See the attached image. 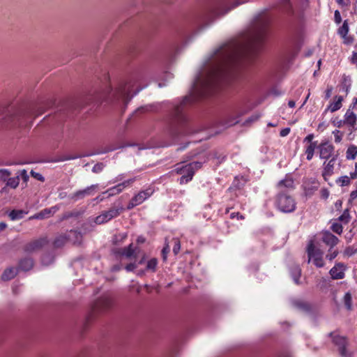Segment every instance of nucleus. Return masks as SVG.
Segmentation results:
<instances>
[{"instance_id": "nucleus-36", "label": "nucleus", "mask_w": 357, "mask_h": 357, "mask_svg": "<svg viewBox=\"0 0 357 357\" xmlns=\"http://www.w3.org/2000/svg\"><path fill=\"white\" fill-rule=\"evenodd\" d=\"M281 8L289 15H293L294 11L289 0H281Z\"/></svg>"}, {"instance_id": "nucleus-49", "label": "nucleus", "mask_w": 357, "mask_h": 357, "mask_svg": "<svg viewBox=\"0 0 357 357\" xmlns=\"http://www.w3.org/2000/svg\"><path fill=\"white\" fill-rule=\"evenodd\" d=\"M169 250H170V248H169V245L166 244L165 245V247L163 248V249L162 250V255L163 260H166L167 255L169 252Z\"/></svg>"}, {"instance_id": "nucleus-17", "label": "nucleus", "mask_w": 357, "mask_h": 357, "mask_svg": "<svg viewBox=\"0 0 357 357\" xmlns=\"http://www.w3.org/2000/svg\"><path fill=\"white\" fill-rule=\"evenodd\" d=\"M177 165H179V164H178ZM174 171L176 172V174L182 175L181 177L178 180L180 184L187 183L192 179V178L188 179V175H190V172L188 169V164L183 165L181 167L178 166L175 169Z\"/></svg>"}, {"instance_id": "nucleus-14", "label": "nucleus", "mask_w": 357, "mask_h": 357, "mask_svg": "<svg viewBox=\"0 0 357 357\" xmlns=\"http://www.w3.org/2000/svg\"><path fill=\"white\" fill-rule=\"evenodd\" d=\"M317 149L319 152V157L321 159H329L334 152V146L328 142H321Z\"/></svg>"}, {"instance_id": "nucleus-7", "label": "nucleus", "mask_w": 357, "mask_h": 357, "mask_svg": "<svg viewBox=\"0 0 357 357\" xmlns=\"http://www.w3.org/2000/svg\"><path fill=\"white\" fill-rule=\"evenodd\" d=\"M123 211L124 208L122 206H112L108 211H103L98 215L95 219V222L98 225L107 222L112 218L118 217Z\"/></svg>"}, {"instance_id": "nucleus-52", "label": "nucleus", "mask_w": 357, "mask_h": 357, "mask_svg": "<svg viewBox=\"0 0 357 357\" xmlns=\"http://www.w3.org/2000/svg\"><path fill=\"white\" fill-rule=\"evenodd\" d=\"M329 196V191L328 190V189L326 188H324V189H321V197L324 199H326Z\"/></svg>"}, {"instance_id": "nucleus-57", "label": "nucleus", "mask_w": 357, "mask_h": 357, "mask_svg": "<svg viewBox=\"0 0 357 357\" xmlns=\"http://www.w3.org/2000/svg\"><path fill=\"white\" fill-rule=\"evenodd\" d=\"M229 10H231V8H228L224 12H221L219 9L218 8H215L213 12L215 15H225V13H227Z\"/></svg>"}, {"instance_id": "nucleus-55", "label": "nucleus", "mask_w": 357, "mask_h": 357, "mask_svg": "<svg viewBox=\"0 0 357 357\" xmlns=\"http://www.w3.org/2000/svg\"><path fill=\"white\" fill-rule=\"evenodd\" d=\"M337 254H338L337 251H333V252L327 255L326 258L328 259H329L330 261H332L333 259H335L337 257Z\"/></svg>"}, {"instance_id": "nucleus-63", "label": "nucleus", "mask_w": 357, "mask_h": 357, "mask_svg": "<svg viewBox=\"0 0 357 357\" xmlns=\"http://www.w3.org/2000/svg\"><path fill=\"white\" fill-rule=\"evenodd\" d=\"M357 178V169H355L354 172L350 173V179H355Z\"/></svg>"}, {"instance_id": "nucleus-46", "label": "nucleus", "mask_w": 357, "mask_h": 357, "mask_svg": "<svg viewBox=\"0 0 357 357\" xmlns=\"http://www.w3.org/2000/svg\"><path fill=\"white\" fill-rule=\"evenodd\" d=\"M333 134L334 135L335 137V142L336 143H340L342 141V134L341 133V132L338 130H335L333 132Z\"/></svg>"}, {"instance_id": "nucleus-39", "label": "nucleus", "mask_w": 357, "mask_h": 357, "mask_svg": "<svg viewBox=\"0 0 357 357\" xmlns=\"http://www.w3.org/2000/svg\"><path fill=\"white\" fill-rule=\"evenodd\" d=\"M344 304L348 310H351L352 309V298L349 292H347L344 294Z\"/></svg>"}, {"instance_id": "nucleus-54", "label": "nucleus", "mask_w": 357, "mask_h": 357, "mask_svg": "<svg viewBox=\"0 0 357 357\" xmlns=\"http://www.w3.org/2000/svg\"><path fill=\"white\" fill-rule=\"evenodd\" d=\"M332 91H333V87L332 86H328L327 89L325 91V98L326 99H328L329 98H331V93H332Z\"/></svg>"}, {"instance_id": "nucleus-28", "label": "nucleus", "mask_w": 357, "mask_h": 357, "mask_svg": "<svg viewBox=\"0 0 357 357\" xmlns=\"http://www.w3.org/2000/svg\"><path fill=\"white\" fill-rule=\"evenodd\" d=\"M291 275L296 284H300V277L301 275V269L298 265L293 266L290 270Z\"/></svg>"}, {"instance_id": "nucleus-10", "label": "nucleus", "mask_w": 357, "mask_h": 357, "mask_svg": "<svg viewBox=\"0 0 357 357\" xmlns=\"http://www.w3.org/2000/svg\"><path fill=\"white\" fill-rule=\"evenodd\" d=\"M128 146H130V145L127 144V145H123V146H116L114 145H109V146L105 147L102 151H97L96 153H86V154H83V155H66V156L62 157L59 160L60 161L70 160H75V159L82 158V157L92 156L95 154L106 153L111 152V151H115L118 149L123 148V147Z\"/></svg>"}, {"instance_id": "nucleus-59", "label": "nucleus", "mask_w": 357, "mask_h": 357, "mask_svg": "<svg viewBox=\"0 0 357 357\" xmlns=\"http://www.w3.org/2000/svg\"><path fill=\"white\" fill-rule=\"evenodd\" d=\"M259 115L252 116L250 117L249 119H248L246 120L245 123H250V122L255 121H257L259 119Z\"/></svg>"}, {"instance_id": "nucleus-34", "label": "nucleus", "mask_w": 357, "mask_h": 357, "mask_svg": "<svg viewBox=\"0 0 357 357\" xmlns=\"http://www.w3.org/2000/svg\"><path fill=\"white\" fill-rule=\"evenodd\" d=\"M357 155V146L350 145L346 152V158L347 160H354Z\"/></svg>"}, {"instance_id": "nucleus-30", "label": "nucleus", "mask_w": 357, "mask_h": 357, "mask_svg": "<svg viewBox=\"0 0 357 357\" xmlns=\"http://www.w3.org/2000/svg\"><path fill=\"white\" fill-rule=\"evenodd\" d=\"M203 162L199 161H195L188 164V169L190 172L188 175V179L192 178L196 170L200 169L202 166Z\"/></svg>"}, {"instance_id": "nucleus-21", "label": "nucleus", "mask_w": 357, "mask_h": 357, "mask_svg": "<svg viewBox=\"0 0 357 357\" xmlns=\"http://www.w3.org/2000/svg\"><path fill=\"white\" fill-rule=\"evenodd\" d=\"M356 115L351 111L350 108H349L344 114V123L351 126L353 128V130H356Z\"/></svg>"}, {"instance_id": "nucleus-62", "label": "nucleus", "mask_w": 357, "mask_h": 357, "mask_svg": "<svg viewBox=\"0 0 357 357\" xmlns=\"http://www.w3.org/2000/svg\"><path fill=\"white\" fill-rule=\"evenodd\" d=\"M352 63H357V52H353L352 58H351Z\"/></svg>"}, {"instance_id": "nucleus-23", "label": "nucleus", "mask_w": 357, "mask_h": 357, "mask_svg": "<svg viewBox=\"0 0 357 357\" xmlns=\"http://www.w3.org/2000/svg\"><path fill=\"white\" fill-rule=\"evenodd\" d=\"M68 241L73 244H80L82 240V234L77 230H70L67 232Z\"/></svg>"}, {"instance_id": "nucleus-12", "label": "nucleus", "mask_w": 357, "mask_h": 357, "mask_svg": "<svg viewBox=\"0 0 357 357\" xmlns=\"http://www.w3.org/2000/svg\"><path fill=\"white\" fill-rule=\"evenodd\" d=\"M135 181V178L128 179L102 192V195H107V197H110L121 193L125 188L132 184Z\"/></svg>"}, {"instance_id": "nucleus-40", "label": "nucleus", "mask_w": 357, "mask_h": 357, "mask_svg": "<svg viewBox=\"0 0 357 357\" xmlns=\"http://www.w3.org/2000/svg\"><path fill=\"white\" fill-rule=\"evenodd\" d=\"M158 264V260L156 258H152L149 261H148L146 264V270H150L152 272H155L156 271V266Z\"/></svg>"}, {"instance_id": "nucleus-51", "label": "nucleus", "mask_w": 357, "mask_h": 357, "mask_svg": "<svg viewBox=\"0 0 357 357\" xmlns=\"http://www.w3.org/2000/svg\"><path fill=\"white\" fill-rule=\"evenodd\" d=\"M137 268V265L135 263H130L125 267L126 270L128 272L134 271Z\"/></svg>"}, {"instance_id": "nucleus-61", "label": "nucleus", "mask_w": 357, "mask_h": 357, "mask_svg": "<svg viewBox=\"0 0 357 357\" xmlns=\"http://www.w3.org/2000/svg\"><path fill=\"white\" fill-rule=\"evenodd\" d=\"M342 202L341 200H337L335 203V206L337 210H340L342 207Z\"/></svg>"}, {"instance_id": "nucleus-43", "label": "nucleus", "mask_w": 357, "mask_h": 357, "mask_svg": "<svg viewBox=\"0 0 357 357\" xmlns=\"http://www.w3.org/2000/svg\"><path fill=\"white\" fill-rule=\"evenodd\" d=\"M172 241L174 243L173 252L174 253V255H177L181 249L180 241L178 240V238H173Z\"/></svg>"}, {"instance_id": "nucleus-35", "label": "nucleus", "mask_w": 357, "mask_h": 357, "mask_svg": "<svg viewBox=\"0 0 357 357\" xmlns=\"http://www.w3.org/2000/svg\"><path fill=\"white\" fill-rule=\"evenodd\" d=\"M349 32V25L347 20H344L342 25L338 29V34L344 40H347V35Z\"/></svg>"}, {"instance_id": "nucleus-2", "label": "nucleus", "mask_w": 357, "mask_h": 357, "mask_svg": "<svg viewBox=\"0 0 357 357\" xmlns=\"http://www.w3.org/2000/svg\"><path fill=\"white\" fill-rule=\"evenodd\" d=\"M133 86L134 81L132 79L123 81L120 82L114 90L108 88L103 92H98L90 96L89 100L100 102L102 99H105L112 102L121 104L126 107L132 98L130 92Z\"/></svg>"}, {"instance_id": "nucleus-44", "label": "nucleus", "mask_w": 357, "mask_h": 357, "mask_svg": "<svg viewBox=\"0 0 357 357\" xmlns=\"http://www.w3.org/2000/svg\"><path fill=\"white\" fill-rule=\"evenodd\" d=\"M10 175V172L8 169H0V179L3 181H7L8 176Z\"/></svg>"}, {"instance_id": "nucleus-1", "label": "nucleus", "mask_w": 357, "mask_h": 357, "mask_svg": "<svg viewBox=\"0 0 357 357\" xmlns=\"http://www.w3.org/2000/svg\"><path fill=\"white\" fill-rule=\"evenodd\" d=\"M267 26L268 20L262 19L244 38L232 40L217 49L211 59L208 71L206 75H199L193 83L195 96L210 94L232 73L241 59L257 53L266 38Z\"/></svg>"}, {"instance_id": "nucleus-45", "label": "nucleus", "mask_w": 357, "mask_h": 357, "mask_svg": "<svg viewBox=\"0 0 357 357\" xmlns=\"http://www.w3.org/2000/svg\"><path fill=\"white\" fill-rule=\"evenodd\" d=\"M105 165L103 163L98 162L93 167L92 172L94 173H100V172L102 171Z\"/></svg>"}, {"instance_id": "nucleus-11", "label": "nucleus", "mask_w": 357, "mask_h": 357, "mask_svg": "<svg viewBox=\"0 0 357 357\" xmlns=\"http://www.w3.org/2000/svg\"><path fill=\"white\" fill-rule=\"evenodd\" d=\"M47 243L48 240L47 237L40 238L26 244L24 247V250L27 253H32L40 250Z\"/></svg>"}, {"instance_id": "nucleus-5", "label": "nucleus", "mask_w": 357, "mask_h": 357, "mask_svg": "<svg viewBox=\"0 0 357 357\" xmlns=\"http://www.w3.org/2000/svg\"><path fill=\"white\" fill-rule=\"evenodd\" d=\"M307 253L308 256L307 263L313 259V263L317 267L321 268L324 266L323 252L320 249L315 247L313 241H310L308 243Z\"/></svg>"}, {"instance_id": "nucleus-3", "label": "nucleus", "mask_w": 357, "mask_h": 357, "mask_svg": "<svg viewBox=\"0 0 357 357\" xmlns=\"http://www.w3.org/2000/svg\"><path fill=\"white\" fill-rule=\"evenodd\" d=\"M193 98L192 96H185L179 104L174 105L171 114L173 121L171 134L173 136L184 135L189 133L186 128V117L183 114V110L185 105L190 103Z\"/></svg>"}, {"instance_id": "nucleus-50", "label": "nucleus", "mask_w": 357, "mask_h": 357, "mask_svg": "<svg viewBox=\"0 0 357 357\" xmlns=\"http://www.w3.org/2000/svg\"><path fill=\"white\" fill-rule=\"evenodd\" d=\"M334 19H335V22L337 24H340L342 22V17L340 15V13L337 10L335 11Z\"/></svg>"}, {"instance_id": "nucleus-16", "label": "nucleus", "mask_w": 357, "mask_h": 357, "mask_svg": "<svg viewBox=\"0 0 357 357\" xmlns=\"http://www.w3.org/2000/svg\"><path fill=\"white\" fill-rule=\"evenodd\" d=\"M291 303L294 308L301 312L305 313H310L312 312L311 305L305 301L301 299H293L291 300Z\"/></svg>"}, {"instance_id": "nucleus-19", "label": "nucleus", "mask_w": 357, "mask_h": 357, "mask_svg": "<svg viewBox=\"0 0 357 357\" xmlns=\"http://www.w3.org/2000/svg\"><path fill=\"white\" fill-rule=\"evenodd\" d=\"M343 100L344 98L342 96H335L334 97V101L329 104V105L324 110V114H326L328 111L331 112H335L339 110L342 106Z\"/></svg>"}, {"instance_id": "nucleus-56", "label": "nucleus", "mask_w": 357, "mask_h": 357, "mask_svg": "<svg viewBox=\"0 0 357 357\" xmlns=\"http://www.w3.org/2000/svg\"><path fill=\"white\" fill-rule=\"evenodd\" d=\"M314 139V135L313 134H309L307 136L305 137V138L304 139V142H309L310 144L311 142H314L312 140Z\"/></svg>"}, {"instance_id": "nucleus-64", "label": "nucleus", "mask_w": 357, "mask_h": 357, "mask_svg": "<svg viewBox=\"0 0 357 357\" xmlns=\"http://www.w3.org/2000/svg\"><path fill=\"white\" fill-rule=\"evenodd\" d=\"M345 253L349 256L352 255L354 252V251L350 248H348L346 249L345 250Z\"/></svg>"}, {"instance_id": "nucleus-20", "label": "nucleus", "mask_w": 357, "mask_h": 357, "mask_svg": "<svg viewBox=\"0 0 357 357\" xmlns=\"http://www.w3.org/2000/svg\"><path fill=\"white\" fill-rule=\"evenodd\" d=\"M337 160V155L332 157L327 164L324 163L325 165L322 172V176L325 181H327V178L331 176L333 174L335 162Z\"/></svg>"}, {"instance_id": "nucleus-38", "label": "nucleus", "mask_w": 357, "mask_h": 357, "mask_svg": "<svg viewBox=\"0 0 357 357\" xmlns=\"http://www.w3.org/2000/svg\"><path fill=\"white\" fill-rule=\"evenodd\" d=\"M19 183H20L19 175H17L15 177L8 178L6 185L15 189L18 186Z\"/></svg>"}, {"instance_id": "nucleus-8", "label": "nucleus", "mask_w": 357, "mask_h": 357, "mask_svg": "<svg viewBox=\"0 0 357 357\" xmlns=\"http://www.w3.org/2000/svg\"><path fill=\"white\" fill-rule=\"evenodd\" d=\"M43 113V110H40L38 113L35 114L33 109H29L26 111H20L17 114H11L10 116L6 117V121L13 123L14 125L22 126L24 123L22 121V119L31 118L32 116H38Z\"/></svg>"}, {"instance_id": "nucleus-60", "label": "nucleus", "mask_w": 357, "mask_h": 357, "mask_svg": "<svg viewBox=\"0 0 357 357\" xmlns=\"http://www.w3.org/2000/svg\"><path fill=\"white\" fill-rule=\"evenodd\" d=\"M357 197V190L352 191L350 193V199L354 200Z\"/></svg>"}, {"instance_id": "nucleus-9", "label": "nucleus", "mask_w": 357, "mask_h": 357, "mask_svg": "<svg viewBox=\"0 0 357 357\" xmlns=\"http://www.w3.org/2000/svg\"><path fill=\"white\" fill-rule=\"evenodd\" d=\"M154 192L152 188H148L144 190L139 192L129 202L127 206V210H130L134 207L142 204L146 199L150 197Z\"/></svg>"}, {"instance_id": "nucleus-47", "label": "nucleus", "mask_w": 357, "mask_h": 357, "mask_svg": "<svg viewBox=\"0 0 357 357\" xmlns=\"http://www.w3.org/2000/svg\"><path fill=\"white\" fill-rule=\"evenodd\" d=\"M19 177L21 176L22 179L24 182H27L29 180V175L25 169H22L18 172Z\"/></svg>"}, {"instance_id": "nucleus-58", "label": "nucleus", "mask_w": 357, "mask_h": 357, "mask_svg": "<svg viewBox=\"0 0 357 357\" xmlns=\"http://www.w3.org/2000/svg\"><path fill=\"white\" fill-rule=\"evenodd\" d=\"M230 217L232 219L234 218L235 217H237L238 218L241 219V220L244 219V217L242 215H241L239 213H232L230 215Z\"/></svg>"}, {"instance_id": "nucleus-25", "label": "nucleus", "mask_w": 357, "mask_h": 357, "mask_svg": "<svg viewBox=\"0 0 357 357\" xmlns=\"http://www.w3.org/2000/svg\"><path fill=\"white\" fill-rule=\"evenodd\" d=\"M323 241L331 248L336 245L339 241L337 237L330 232L324 234L323 236Z\"/></svg>"}, {"instance_id": "nucleus-33", "label": "nucleus", "mask_w": 357, "mask_h": 357, "mask_svg": "<svg viewBox=\"0 0 357 357\" xmlns=\"http://www.w3.org/2000/svg\"><path fill=\"white\" fill-rule=\"evenodd\" d=\"M24 214H26V212L23 210H13L9 213L8 216L10 220H15L23 218Z\"/></svg>"}, {"instance_id": "nucleus-13", "label": "nucleus", "mask_w": 357, "mask_h": 357, "mask_svg": "<svg viewBox=\"0 0 357 357\" xmlns=\"http://www.w3.org/2000/svg\"><path fill=\"white\" fill-rule=\"evenodd\" d=\"M98 184L91 185L83 190H77V192L73 193L70 197L74 201H77L79 199L84 198L86 196L93 195H94L96 189L98 188Z\"/></svg>"}, {"instance_id": "nucleus-4", "label": "nucleus", "mask_w": 357, "mask_h": 357, "mask_svg": "<svg viewBox=\"0 0 357 357\" xmlns=\"http://www.w3.org/2000/svg\"><path fill=\"white\" fill-rule=\"evenodd\" d=\"M274 206L280 212L289 213L296 208L295 199L286 192H279L274 198Z\"/></svg>"}, {"instance_id": "nucleus-6", "label": "nucleus", "mask_w": 357, "mask_h": 357, "mask_svg": "<svg viewBox=\"0 0 357 357\" xmlns=\"http://www.w3.org/2000/svg\"><path fill=\"white\" fill-rule=\"evenodd\" d=\"M332 337V341L338 347V351L342 357H352V353L347 349L348 344L345 337L337 335L335 332H331L328 335Z\"/></svg>"}, {"instance_id": "nucleus-26", "label": "nucleus", "mask_w": 357, "mask_h": 357, "mask_svg": "<svg viewBox=\"0 0 357 357\" xmlns=\"http://www.w3.org/2000/svg\"><path fill=\"white\" fill-rule=\"evenodd\" d=\"M33 266V261L31 258H24L20 261L19 268L24 271H28L32 268Z\"/></svg>"}, {"instance_id": "nucleus-42", "label": "nucleus", "mask_w": 357, "mask_h": 357, "mask_svg": "<svg viewBox=\"0 0 357 357\" xmlns=\"http://www.w3.org/2000/svg\"><path fill=\"white\" fill-rule=\"evenodd\" d=\"M331 229L333 232L341 234L342 233L343 227L341 224L338 222H334L331 225Z\"/></svg>"}, {"instance_id": "nucleus-18", "label": "nucleus", "mask_w": 357, "mask_h": 357, "mask_svg": "<svg viewBox=\"0 0 357 357\" xmlns=\"http://www.w3.org/2000/svg\"><path fill=\"white\" fill-rule=\"evenodd\" d=\"M344 266L343 264L338 263L330 270L329 273L332 279L340 280L344 278Z\"/></svg>"}, {"instance_id": "nucleus-37", "label": "nucleus", "mask_w": 357, "mask_h": 357, "mask_svg": "<svg viewBox=\"0 0 357 357\" xmlns=\"http://www.w3.org/2000/svg\"><path fill=\"white\" fill-rule=\"evenodd\" d=\"M351 217L349 215V208H346L342 214L337 219L339 222H341L343 224H347L350 221Z\"/></svg>"}, {"instance_id": "nucleus-48", "label": "nucleus", "mask_w": 357, "mask_h": 357, "mask_svg": "<svg viewBox=\"0 0 357 357\" xmlns=\"http://www.w3.org/2000/svg\"><path fill=\"white\" fill-rule=\"evenodd\" d=\"M31 174L33 178H36L38 181H45V178L40 173H38V172H34L33 170H31Z\"/></svg>"}, {"instance_id": "nucleus-24", "label": "nucleus", "mask_w": 357, "mask_h": 357, "mask_svg": "<svg viewBox=\"0 0 357 357\" xmlns=\"http://www.w3.org/2000/svg\"><path fill=\"white\" fill-rule=\"evenodd\" d=\"M56 211V208L55 206L50 208H45L42 210L40 212L35 214L33 216L31 217L30 219H44L45 218L51 216L52 214H54Z\"/></svg>"}, {"instance_id": "nucleus-15", "label": "nucleus", "mask_w": 357, "mask_h": 357, "mask_svg": "<svg viewBox=\"0 0 357 357\" xmlns=\"http://www.w3.org/2000/svg\"><path fill=\"white\" fill-rule=\"evenodd\" d=\"M113 304L112 298L109 296H104L95 303L94 309L96 311H103L109 309Z\"/></svg>"}, {"instance_id": "nucleus-31", "label": "nucleus", "mask_w": 357, "mask_h": 357, "mask_svg": "<svg viewBox=\"0 0 357 357\" xmlns=\"http://www.w3.org/2000/svg\"><path fill=\"white\" fill-rule=\"evenodd\" d=\"M317 142H311L305 149L306 158L307 160H311L314 155V152L316 148H317Z\"/></svg>"}, {"instance_id": "nucleus-29", "label": "nucleus", "mask_w": 357, "mask_h": 357, "mask_svg": "<svg viewBox=\"0 0 357 357\" xmlns=\"http://www.w3.org/2000/svg\"><path fill=\"white\" fill-rule=\"evenodd\" d=\"M17 273V271L15 268H6L1 275V279L4 281L10 280L14 278Z\"/></svg>"}, {"instance_id": "nucleus-32", "label": "nucleus", "mask_w": 357, "mask_h": 357, "mask_svg": "<svg viewBox=\"0 0 357 357\" xmlns=\"http://www.w3.org/2000/svg\"><path fill=\"white\" fill-rule=\"evenodd\" d=\"M277 187L278 188H282L284 187L292 189L294 188V181L291 178L286 177L284 179H282L278 183Z\"/></svg>"}, {"instance_id": "nucleus-22", "label": "nucleus", "mask_w": 357, "mask_h": 357, "mask_svg": "<svg viewBox=\"0 0 357 357\" xmlns=\"http://www.w3.org/2000/svg\"><path fill=\"white\" fill-rule=\"evenodd\" d=\"M135 250L132 248V243L130 244L128 247L117 249L116 250L114 251V253L116 255L125 256L127 258H130L132 257H135Z\"/></svg>"}, {"instance_id": "nucleus-27", "label": "nucleus", "mask_w": 357, "mask_h": 357, "mask_svg": "<svg viewBox=\"0 0 357 357\" xmlns=\"http://www.w3.org/2000/svg\"><path fill=\"white\" fill-rule=\"evenodd\" d=\"M68 241L67 233L61 234L55 238L53 245L56 248L63 247Z\"/></svg>"}, {"instance_id": "nucleus-41", "label": "nucleus", "mask_w": 357, "mask_h": 357, "mask_svg": "<svg viewBox=\"0 0 357 357\" xmlns=\"http://www.w3.org/2000/svg\"><path fill=\"white\" fill-rule=\"evenodd\" d=\"M350 178L348 176H343L340 177L336 182L340 183V186H347L350 184Z\"/></svg>"}, {"instance_id": "nucleus-53", "label": "nucleus", "mask_w": 357, "mask_h": 357, "mask_svg": "<svg viewBox=\"0 0 357 357\" xmlns=\"http://www.w3.org/2000/svg\"><path fill=\"white\" fill-rule=\"evenodd\" d=\"M290 132V128H285L280 130V135L281 137H285L289 135Z\"/></svg>"}]
</instances>
